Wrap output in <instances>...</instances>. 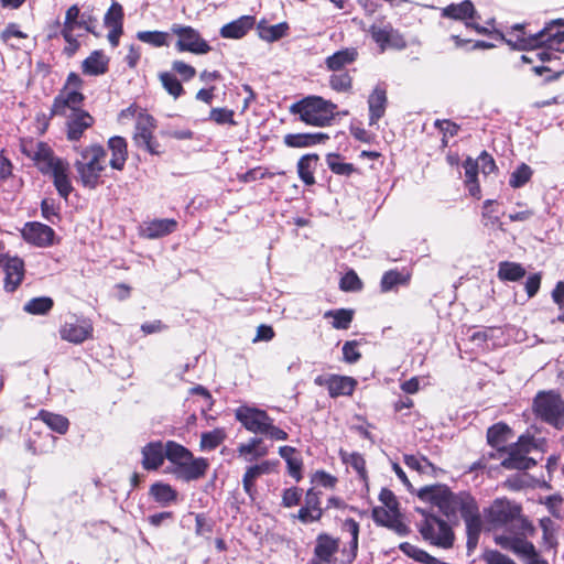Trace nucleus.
<instances>
[{
  "label": "nucleus",
  "mask_w": 564,
  "mask_h": 564,
  "mask_svg": "<svg viewBox=\"0 0 564 564\" xmlns=\"http://www.w3.org/2000/svg\"><path fill=\"white\" fill-rule=\"evenodd\" d=\"M484 517L491 529L505 528L501 534L494 538L497 545L527 557V564H549L538 553L534 544L528 541L529 536L534 535L535 528L522 516L520 505L507 498H497L484 509Z\"/></svg>",
  "instance_id": "1"
},
{
  "label": "nucleus",
  "mask_w": 564,
  "mask_h": 564,
  "mask_svg": "<svg viewBox=\"0 0 564 564\" xmlns=\"http://www.w3.org/2000/svg\"><path fill=\"white\" fill-rule=\"evenodd\" d=\"M58 333L61 339L79 345L93 338L94 326L88 318L74 317L73 321L62 324Z\"/></svg>",
  "instance_id": "22"
},
{
  "label": "nucleus",
  "mask_w": 564,
  "mask_h": 564,
  "mask_svg": "<svg viewBox=\"0 0 564 564\" xmlns=\"http://www.w3.org/2000/svg\"><path fill=\"white\" fill-rule=\"evenodd\" d=\"M209 468V462L205 457H194L184 460L175 468H172V474L183 481L189 482L204 478Z\"/></svg>",
  "instance_id": "24"
},
{
  "label": "nucleus",
  "mask_w": 564,
  "mask_h": 564,
  "mask_svg": "<svg viewBox=\"0 0 564 564\" xmlns=\"http://www.w3.org/2000/svg\"><path fill=\"white\" fill-rule=\"evenodd\" d=\"M399 549L406 556L415 560L419 563L435 564L437 562V560L434 556L429 554L426 551L417 547L416 545L411 544L410 542H402L399 545Z\"/></svg>",
  "instance_id": "52"
},
{
  "label": "nucleus",
  "mask_w": 564,
  "mask_h": 564,
  "mask_svg": "<svg viewBox=\"0 0 564 564\" xmlns=\"http://www.w3.org/2000/svg\"><path fill=\"white\" fill-rule=\"evenodd\" d=\"M465 169V186L475 198H480L481 189L478 182L479 164L471 158H467L464 162Z\"/></svg>",
  "instance_id": "42"
},
{
  "label": "nucleus",
  "mask_w": 564,
  "mask_h": 564,
  "mask_svg": "<svg viewBox=\"0 0 564 564\" xmlns=\"http://www.w3.org/2000/svg\"><path fill=\"white\" fill-rule=\"evenodd\" d=\"M290 30L288 22H280L274 25L268 24L265 20H261L257 24V31L260 39L267 42H275L288 35Z\"/></svg>",
  "instance_id": "41"
},
{
  "label": "nucleus",
  "mask_w": 564,
  "mask_h": 564,
  "mask_svg": "<svg viewBox=\"0 0 564 564\" xmlns=\"http://www.w3.org/2000/svg\"><path fill=\"white\" fill-rule=\"evenodd\" d=\"M498 205L497 200L486 199L482 205L481 218L485 227H495L497 226L500 230L503 229V224L500 221L499 216L497 215L494 206Z\"/></svg>",
  "instance_id": "55"
},
{
  "label": "nucleus",
  "mask_w": 564,
  "mask_h": 564,
  "mask_svg": "<svg viewBox=\"0 0 564 564\" xmlns=\"http://www.w3.org/2000/svg\"><path fill=\"white\" fill-rule=\"evenodd\" d=\"M159 80L164 90L174 99H177L185 94V89L181 80L176 77L174 73L161 72L159 74Z\"/></svg>",
  "instance_id": "48"
},
{
  "label": "nucleus",
  "mask_w": 564,
  "mask_h": 564,
  "mask_svg": "<svg viewBox=\"0 0 564 564\" xmlns=\"http://www.w3.org/2000/svg\"><path fill=\"white\" fill-rule=\"evenodd\" d=\"M137 39L154 47L169 45V33L163 31H139L137 33Z\"/></svg>",
  "instance_id": "56"
},
{
  "label": "nucleus",
  "mask_w": 564,
  "mask_h": 564,
  "mask_svg": "<svg viewBox=\"0 0 564 564\" xmlns=\"http://www.w3.org/2000/svg\"><path fill=\"white\" fill-rule=\"evenodd\" d=\"M417 497L424 502L438 508L446 518L457 517L465 523L466 547L474 552L484 529V520L476 497L468 490L453 491L445 484L424 486Z\"/></svg>",
  "instance_id": "2"
},
{
  "label": "nucleus",
  "mask_w": 564,
  "mask_h": 564,
  "mask_svg": "<svg viewBox=\"0 0 564 564\" xmlns=\"http://www.w3.org/2000/svg\"><path fill=\"white\" fill-rule=\"evenodd\" d=\"M107 148L111 154L109 165L113 170L122 171L129 156L127 140L121 135H113L108 139Z\"/></svg>",
  "instance_id": "28"
},
{
  "label": "nucleus",
  "mask_w": 564,
  "mask_h": 564,
  "mask_svg": "<svg viewBox=\"0 0 564 564\" xmlns=\"http://www.w3.org/2000/svg\"><path fill=\"white\" fill-rule=\"evenodd\" d=\"M274 173L270 172L267 167L256 166L245 173H238L237 180L240 183L248 184L263 178H272Z\"/></svg>",
  "instance_id": "58"
},
{
  "label": "nucleus",
  "mask_w": 564,
  "mask_h": 564,
  "mask_svg": "<svg viewBox=\"0 0 564 564\" xmlns=\"http://www.w3.org/2000/svg\"><path fill=\"white\" fill-rule=\"evenodd\" d=\"M97 25V18L93 14L80 13L78 4L70 6L65 13L63 25L58 20L55 21L54 31L48 34V39H54L61 34L66 42L63 48V54L67 57H73L80 48V42L77 40V30H84L87 33L97 35L95 29Z\"/></svg>",
  "instance_id": "6"
},
{
  "label": "nucleus",
  "mask_w": 564,
  "mask_h": 564,
  "mask_svg": "<svg viewBox=\"0 0 564 564\" xmlns=\"http://www.w3.org/2000/svg\"><path fill=\"white\" fill-rule=\"evenodd\" d=\"M337 105L321 96L310 95L290 106V112L312 127H329L336 118Z\"/></svg>",
  "instance_id": "7"
},
{
  "label": "nucleus",
  "mask_w": 564,
  "mask_h": 564,
  "mask_svg": "<svg viewBox=\"0 0 564 564\" xmlns=\"http://www.w3.org/2000/svg\"><path fill=\"white\" fill-rule=\"evenodd\" d=\"M339 456L344 464L350 465L356 470V473L358 474L359 478L362 481H365V482L368 481L366 459L360 453H358V452L348 453L344 449H340Z\"/></svg>",
  "instance_id": "47"
},
{
  "label": "nucleus",
  "mask_w": 564,
  "mask_h": 564,
  "mask_svg": "<svg viewBox=\"0 0 564 564\" xmlns=\"http://www.w3.org/2000/svg\"><path fill=\"white\" fill-rule=\"evenodd\" d=\"M481 561L485 564H517L511 557L497 550H485Z\"/></svg>",
  "instance_id": "64"
},
{
  "label": "nucleus",
  "mask_w": 564,
  "mask_h": 564,
  "mask_svg": "<svg viewBox=\"0 0 564 564\" xmlns=\"http://www.w3.org/2000/svg\"><path fill=\"white\" fill-rule=\"evenodd\" d=\"M326 163L332 173L340 176H350L354 173H359V170L351 163L343 161L339 153H328L326 155Z\"/></svg>",
  "instance_id": "46"
},
{
  "label": "nucleus",
  "mask_w": 564,
  "mask_h": 564,
  "mask_svg": "<svg viewBox=\"0 0 564 564\" xmlns=\"http://www.w3.org/2000/svg\"><path fill=\"white\" fill-rule=\"evenodd\" d=\"M532 409L543 422L556 429L563 427L564 401L560 393L553 390L538 392L533 399Z\"/></svg>",
  "instance_id": "14"
},
{
  "label": "nucleus",
  "mask_w": 564,
  "mask_h": 564,
  "mask_svg": "<svg viewBox=\"0 0 564 564\" xmlns=\"http://www.w3.org/2000/svg\"><path fill=\"white\" fill-rule=\"evenodd\" d=\"M379 500L383 507H375L371 511L373 522L387 528L399 536H406L411 533L410 527L404 522L400 510V502L394 492L389 488H382Z\"/></svg>",
  "instance_id": "11"
},
{
  "label": "nucleus",
  "mask_w": 564,
  "mask_h": 564,
  "mask_svg": "<svg viewBox=\"0 0 564 564\" xmlns=\"http://www.w3.org/2000/svg\"><path fill=\"white\" fill-rule=\"evenodd\" d=\"M235 419L248 432L264 435L272 441H286L289 437L284 430L274 425V419L265 410L250 405H240L235 410Z\"/></svg>",
  "instance_id": "10"
},
{
  "label": "nucleus",
  "mask_w": 564,
  "mask_h": 564,
  "mask_svg": "<svg viewBox=\"0 0 564 564\" xmlns=\"http://www.w3.org/2000/svg\"><path fill=\"white\" fill-rule=\"evenodd\" d=\"M399 549L406 556L415 560L419 563L435 564L437 562V560L434 556L429 554L426 551L417 547L416 545L411 544L410 542H402L399 545Z\"/></svg>",
  "instance_id": "53"
},
{
  "label": "nucleus",
  "mask_w": 564,
  "mask_h": 564,
  "mask_svg": "<svg viewBox=\"0 0 564 564\" xmlns=\"http://www.w3.org/2000/svg\"><path fill=\"white\" fill-rule=\"evenodd\" d=\"M279 455L285 460L289 475L300 481L303 478V459L299 451L289 445L279 447Z\"/></svg>",
  "instance_id": "36"
},
{
  "label": "nucleus",
  "mask_w": 564,
  "mask_h": 564,
  "mask_svg": "<svg viewBox=\"0 0 564 564\" xmlns=\"http://www.w3.org/2000/svg\"><path fill=\"white\" fill-rule=\"evenodd\" d=\"M43 175L52 177L53 184L61 197L67 199L74 191L69 177V163L54 154V151L45 142H39L33 154L25 152Z\"/></svg>",
  "instance_id": "5"
},
{
  "label": "nucleus",
  "mask_w": 564,
  "mask_h": 564,
  "mask_svg": "<svg viewBox=\"0 0 564 564\" xmlns=\"http://www.w3.org/2000/svg\"><path fill=\"white\" fill-rule=\"evenodd\" d=\"M415 511L421 516L416 529L426 543L443 550L454 546L455 532L446 520L423 508H415Z\"/></svg>",
  "instance_id": "8"
},
{
  "label": "nucleus",
  "mask_w": 564,
  "mask_h": 564,
  "mask_svg": "<svg viewBox=\"0 0 564 564\" xmlns=\"http://www.w3.org/2000/svg\"><path fill=\"white\" fill-rule=\"evenodd\" d=\"M328 84L337 93H350L352 89V77L347 70L333 72Z\"/></svg>",
  "instance_id": "54"
},
{
  "label": "nucleus",
  "mask_w": 564,
  "mask_h": 564,
  "mask_svg": "<svg viewBox=\"0 0 564 564\" xmlns=\"http://www.w3.org/2000/svg\"><path fill=\"white\" fill-rule=\"evenodd\" d=\"M141 465L144 470H158L165 460V444L162 441H152L141 448Z\"/></svg>",
  "instance_id": "27"
},
{
  "label": "nucleus",
  "mask_w": 564,
  "mask_h": 564,
  "mask_svg": "<svg viewBox=\"0 0 564 564\" xmlns=\"http://www.w3.org/2000/svg\"><path fill=\"white\" fill-rule=\"evenodd\" d=\"M79 158L74 166L84 187L95 189L106 170V150L101 144L93 143L78 149Z\"/></svg>",
  "instance_id": "9"
},
{
  "label": "nucleus",
  "mask_w": 564,
  "mask_h": 564,
  "mask_svg": "<svg viewBox=\"0 0 564 564\" xmlns=\"http://www.w3.org/2000/svg\"><path fill=\"white\" fill-rule=\"evenodd\" d=\"M412 273L408 269H391L386 271L380 280V291L388 293L398 291L400 286H408L411 282Z\"/></svg>",
  "instance_id": "29"
},
{
  "label": "nucleus",
  "mask_w": 564,
  "mask_h": 564,
  "mask_svg": "<svg viewBox=\"0 0 564 564\" xmlns=\"http://www.w3.org/2000/svg\"><path fill=\"white\" fill-rule=\"evenodd\" d=\"M339 288L344 292H359L362 290L364 283L358 274L351 269L341 276Z\"/></svg>",
  "instance_id": "61"
},
{
  "label": "nucleus",
  "mask_w": 564,
  "mask_h": 564,
  "mask_svg": "<svg viewBox=\"0 0 564 564\" xmlns=\"http://www.w3.org/2000/svg\"><path fill=\"white\" fill-rule=\"evenodd\" d=\"M83 87L84 80L82 77L77 73L70 72L64 86L53 100L51 117L65 116L66 109H69L70 112L83 109L82 105L85 101V95L82 93Z\"/></svg>",
  "instance_id": "12"
},
{
  "label": "nucleus",
  "mask_w": 564,
  "mask_h": 564,
  "mask_svg": "<svg viewBox=\"0 0 564 564\" xmlns=\"http://www.w3.org/2000/svg\"><path fill=\"white\" fill-rule=\"evenodd\" d=\"M0 267L4 272L3 289L13 293L22 284L25 275L24 261L18 256H10L4 252V245L0 240Z\"/></svg>",
  "instance_id": "16"
},
{
  "label": "nucleus",
  "mask_w": 564,
  "mask_h": 564,
  "mask_svg": "<svg viewBox=\"0 0 564 564\" xmlns=\"http://www.w3.org/2000/svg\"><path fill=\"white\" fill-rule=\"evenodd\" d=\"M208 119L217 124H237L235 121V111L228 108H212Z\"/></svg>",
  "instance_id": "63"
},
{
  "label": "nucleus",
  "mask_w": 564,
  "mask_h": 564,
  "mask_svg": "<svg viewBox=\"0 0 564 564\" xmlns=\"http://www.w3.org/2000/svg\"><path fill=\"white\" fill-rule=\"evenodd\" d=\"M512 436L511 427L505 422H498L487 430V443L500 453V448L506 447V443Z\"/></svg>",
  "instance_id": "39"
},
{
  "label": "nucleus",
  "mask_w": 564,
  "mask_h": 564,
  "mask_svg": "<svg viewBox=\"0 0 564 564\" xmlns=\"http://www.w3.org/2000/svg\"><path fill=\"white\" fill-rule=\"evenodd\" d=\"M171 32L177 36L175 48L180 53L188 52L203 55L212 51L209 43L202 36L198 30L191 25L174 23L171 26Z\"/></svg>",
  "instance_id": "15"
},
{
  "label": "nucleus",
  "mask_w": 564,
  "mask_h": 564,
  "mask_svg": "<svg viewBox=\"0 0 564 564\" xmlns=\"http://www.w3.org/2000/svg\"><path fill=\"white\" fill-rule=\"evenodd\" d=\"M34 421L40 420L47 425L50 430L61 435H64L69 430V420L58 413L51 412L45 409H41L37 415L33 419Z\"/></svg>",
  "instance_id": "40"
},
{
  "label": "nucleus",
  "mask_w": 564,
  "mask_h": 564,
  "mask_svg": "<svg viewBox=\"0 0 564 564\" xmlns=\"http://www.w3.org/2000/svg\"><path fill=\"white\" fill-rule=\"evenodd\" d=\"M499 39L513 48L528 51L521 55L523 63L556 65L560 57L556 53L564 52V19L547 22L536 33H527L524 24H514L506 33L495 32Z\"/></svg>",
  "instance_id": "3"
},
{
  "label": "nucleus",
  "mask_w": 564,
  "mask_h": 564,
  "mask_svg": "<svg viewBox=\"0 0 564 564\" xmlns=\"http://www.w3.org/2000/svg\"><path fill=\"white\" fill-rule=\"evenodd\" d=\"M536 447L534 437L529 434H522L518 441L500 448L506 457L501 460V466L508 470H529L536 465V460L529 457V454Z\"/></svg>",
  "instance_id": "13"
},
{
  "label": "nucleus",
  "mask_w": 564,
  "mask_h": 564,
  "mask_svg": "<svg viewBox=\"0 0 564 564\" xmlns=\"http://www.w3.org/2000/svg\"><path fill=\"white\" fill-rule=\"evenodd\" d=\"M387 106V87L384 84H378L368 97L369 126H376L383 118Z\"/></svg>",
  "instance_id": "26"
},
{
  "label": "nucleus",
  "mask_w": 564,
  "mask_h": 564,
  "mask_svg": "<svg viewBox=\"0 0 564 564\" xmlns=\"http://www.w3.org/2000/svg\"><path fill=\"white\" fill-rule=\"evenodd\" d=\"M355 311L351 308L328 310L324 313V318H332V326L335 329H348L354 319Z\"/></svg>",
  "instance_id": "45"
},
{
  "label": "nucleus",
  "mask_w": 564,
  "mask_h": 564,
  "mask_svg": "<svg viewBox=\"0 0 564 564\" xmlns=\"http://www.w3.org/2000/svg\"><path fill=\"white\" fill-rule=\"evenodd\" d=\"M177 221L173 218L153 219L144 224L141 235L148 239L165 237L177 229Z\"/></svg>",
  "instance_id": "33"
},
{
  "label": "nucleus",
  "mask_w": 564,
  "mask_h": 564,
  "mask_svg": "<svg viewBox=\"0 0 564 564\" xmlns=\"http://www.w3.org/2000/svg\"><path fill=\"white\" fill-rule=\"evenodd\" d=\"M256 24L253 15H242L221 26L219 33L224 39H241Z\"/></svg>",
  "instance_id": "32"
},
{
  "label": "nucleus",
  "mask_w": 564,
  "mask_h": 564,
  "mask_svg": "<svg viewBox=\"0 0 564 564\" xmlns=\"http://www.w3.org/2000/svg\"><path fill=\"white\" fill-rule=\"evenodd\" d=\"M41 215L47 221L55 224L61 220V208L53 198H43L41 202Z\"/></svg>",
  "instance_id": "62"
},
{
  "label": "nucleus",
  "mask_w": 564,
  "mask_h": 564,
  "mask_svg": "<svg viewBox=\"0 0 564 564\" xmlns=\"http://www.w3.org/2000/svg\"><path fill=\"white\" fill-rule=\"evenodd\" d=\"M124 12L123 7L113 1L104 17V23L106 26H123Z\"/></svg>",
  "instance_id": "60"
},
{
  "label": "nucleus",
  "mask_w": 564,
  "mask_h": 564,
  "mask_svg": "<svg viewBox=\"0 0 564 564\" xmlns=\"http://www.w3.org/2000/svg\"><path fill=\"white\" fill-rule=\"evenodd\" d=\"M441 14L443 18L464 21L467 28L474 29L479 34L490 33L487 28L481 26L479 23L474 21L479 17L477 15L474 3L470 0H464L460 3H451L442 9ZM495 32L496 31L491 32V34L497 36Z\"/></svg>",
  "instance_id": "19"
},
{
  "label": "nucleus",
  "mask_w": 564,
  "mask_h": 564,
  "mask_svg": "<svg viewBox=\"0 0 564 564\" xmlns=\"http://www.w3.org/2000/svg\"><path fill=\"white\" fill-rule=\"evenodd\" d=\"M372 40L378 44L381 52L388 48L403 50L406 47V40L390 23L379 26L372 24L369 28Z\"/></svg>",
  "instance_id": "23"
},
{
  "label": "nucleus",
  "mask_w": 564,
  "mask_h": 564,
  "mask_svg": "<svg viewBox=\"0 0 564 564\" xmlns=\"http://www.w3.org/2000/svg\"><path fill=\"white\" fill-rule=\"evenodd\" d=\"M279 466V460H261L258 464L250 465L246 468L242 476V488L247 494L251 502H254L258 498L257 480L262 475H269L274 473Z\"/></svg>",
  "instance_id": "21"
},
{
  "label": "nucleus",
  "mask_w": 564,
  "mask_h": 564,
  "mask_svg": "<svg viewBox=\"0 0 564 564\" xmlns=\"http://www.w3.org/2000/svg\"><path fill=\"white\" fill-rule=\"evenodd\" d=\"M325 509L322 507V491L315 487L308 488L304 495V503L292 519L307 525L319 522L324 517Z\"/></svg>",
  "instance_id": "18"
},
{
  "label": "nucleus",
  "mask_w": 564,
  "mask_h": 564,
  "mask_svg": "<svg viewBox=\"0 0 564 564\" xmlns=\"http://www.w3.org/2000/svg\"><path fill=\"white\" fill-rule=\"evenodd\" d=\"M314 383L318 387H325L329 397L336 399L341 395H352L357 388L358 381L349 376L319 375L315 377Z\"/></svg>",
  "instance_id": "20"
},
{
  "label": "nucleus",
  "mask_w": 564,
  "mask_h": 564,
  "mask_svg": "<svg viewBox=\"0 0 564 564\" xmlns=\"http://www.w3.org/2000/svg\"><path fill=\"white\" fill-rule=\"evenodd\" d=\"M341 529L347 531L350 540L340 550V538L334 536L326 531L319 532L315 538L312 557L308 564H333L336 554L340 551L341 562L351 564L356 561L359 551L360 524L354 518H346Z\"/></svg>",
  "instance_id": "4"
},
{
  "label": "nucleus",
  "mask_w": 564,
  "mask_h": 564,
  "mask_svg": "<svg viewBox=\"0 0 564 564\" xmlns=\"http://www.w3.org/2000/svg\"><path fill=\"white\" fill-rule=\"evenodd\" d=\"M527 274L525 269L519 262L501 261L498 265L497 276L500 281L517 282Z\"/></svg>",
  "instance_id": "43"
},
{
  "label": "nucleus",
  "mask_w": 564,
  "mask_h": 564,
  "mask_svg": "<svg viewBox=\"0 0 564 564\" xmlns=\"http://www.w3.org/2000/svg\"><path fill=\"white\" fill-rule=\"evenodd\" d=\"M399 549L406 556L415 560L419 563L435 564L437 562V560L434 556L429 554L426 551L417 547L416 545L411 544L410 542H402L399 545Z\"/></svg>",
  "instance_id": "51"
},
{
  "label": "nucleus",
  "mask_w": 564,
  "mask_h": 564,
  "mask_svg": "<svg viewBox=\"0 0 564 564\" xmlns=\"http://www.w3.org/2000/svg\"><path fill=\"white\" fill-rule=\"evenodd\" d=\"M54 306V301L50 296H39L29 300L24 304V312L31 315H46Z\"/></svg>",
  "instance_id": "49"
},
{
  "label": "nucleus",
  "mask_w": 564,
  "mask_h": 564,
  "mask_svg": "<svg viewBox=\"0 0 564 564\" xmlns=\"http://www.w3.org/2000/svg\"><path fill=\"white\" fill-rule=\"evenodd\" d=\"M95 124V118L85 109H77L67 116L66 137L68 141H79L85 131Z\"/></svg>",
  "instance_id": "25"
},
{
  "label": "nucleus",
  "mask_w": 564,
  "mask_h": 564,
  "mask_svg": "<svg viewBox=\"0 0 564 564\" xmlns=\"http://www.w3.org/2000/svg\"><path fill=\"white\" fill-rule=\"evenodd\" d=\"M227 437L226 431L216 427L213 431L204 432L200 435L199 447L203 451L216 449Z\"/></svg>",
  "instance_id": "50"
},
{
  "label": "nucleus",
  "mask_w": 564,
  "mask_h": 564,
  "mask_svg": "<svg viewBox=\"0 0 564 564\" xmlns=\"http://www.w3.org/2000/svg\"><path fill=\"white\" fill-rule=\"evenodd\" d=\"M109 62L102 50H95L82 62V72L87 76L104 75L109 70Z\"/></svg>",
  "instance_id": "30"
},
{
  "label": "nucleus",
  "mask_w": 564,
  "mask_h": 564,
  "mask_svg": "<svg viewBox=\"0 0 564 564\" xmlns=\"http://www.w3.org/2000/svg\"><path fill=\"white\" fill-rule=\"evenodd\" d=\"M533 171L532 169L525 164L521 163L510 175L509 185L512 188H520L524 186L532 177Z\"/></svg>",
  "instance_id": "57"
},
{
  "label": "nucleus",
  "mask_w": 564,
  "mask_h": 564,
  "mask_svg": "<svg viewBox=\"0 0 564 564\" xmlns=\"http://www.w3.org/2000/svg\"><path fill=\"white\" fill-rule=\"evenodd\" d=\"M192 454L193 453L187 447L175 441H167L165 443V458L171 463L173 468L184 460L192 458Z\"/></svg>",
  "instance_id": "44"
},
{
  "label": "nucleus",
  "mask_w": 564,
  "mask_h": 564,
  "mask_svg": "<svg viewBox=\"0 0 564 564\" xmlns=\"http://www.w3.org/2000/svg\"><path fill=\"white\" fill-rule=\"evenodd\" d=\"M319 156L316 153H310L301 156L297 161V174L300 180L306 185L312 186L316 183L315 171Z\"/></svg>",
  "instance_id": "38"
},
{
  "label": "nucleus",
  "mask_w": 564,
  "mask_h": 564,
  "mask_svg": "<svg viewBox=\"0 0 564 564\" xmlns=\"http://www.w3.org/2000/svg\"><path fill=\"white\" fill-rule=\"evenodd\" d=\"M22 239L36 248H48L59 242L55 230L40 221H28L20 230Z\"/></svg>",
  "instance_id": "17"
},
{
  "label": "nucleus",
  "mask_w": 564,
  "mask_h": 564,
  "mask_svg": "<svg viewBox=\"0 0 564 564\" xmlns=\"http://www.w3.org/2000/svg\"><path fill=\"white\" fill-rule=\"evenodd\" d=\"M149 496L161 507H167L177 501L178 492L170 484L156 481L150 486Z\"/></svg>",
  "instance_id": "37"
},
{
  "label": "nucleus",
  "mask_w": 564,
  "mask_h": 564,
  "mask_svg": "<svg viewBox=\"0 0 564 564\" xmlns=\"http://www.w3.org/2000/svg\"><path fill=\"white\" fill-rule=\"evenodd\" d=\"M329 139L324 132L315 133H289L284 135L283 142L289 148H308L325 143Z\"/></svg>",
  "instance_id": "35"
},
{
  "label": "nucleus",
  "mask_w": 564,
  "mask_h": 564,
  "mask_svg": "<svg viewBox=\"0 0 564 564\" xmlns=\"http://www.w3.org/2000/svg\"><path fill=\"white\" fill-rule=\"evenodd\" d=\"M156 129V120L148 111H140L133 129L132 141L135 147H139L145 140H149L154 134Z\"/></svg>",
  "instance_id": "31"
},
{
  "label": "nucleus",
  "mask_w": 564,
  "mask_h": 564,
  "mask_svg": "<svg viewBox=\"0 0 564 564\" xmlns=\"http://www.w3.org/2000/svg\"><path fill=\"white\" fill-rule=\"evenodd\" d=\"M261 444H263L262 438L251 437L248 442L238 445L237 453L239 457H242L246 462L256 460V451H258Z\"/></svg>",
  "instance_id": "59"
},
{
  "label": "nucleus",
  "mask_w": 564,
  "mask_h": 564,
  "mask_svg": "<svg viewBox=\"0 0 564 564\" xmlns=\"http://www.w3.org/2000/svg\"><path fill=\"white\" fill-rule=\"evenodd\" d=\"M358 56L359 53L356 47H345L327 56L325 58V66L330 72H340L347 65L355 63Z\"/></svg>",
  "instance_id": "34"
}]
</instances>
